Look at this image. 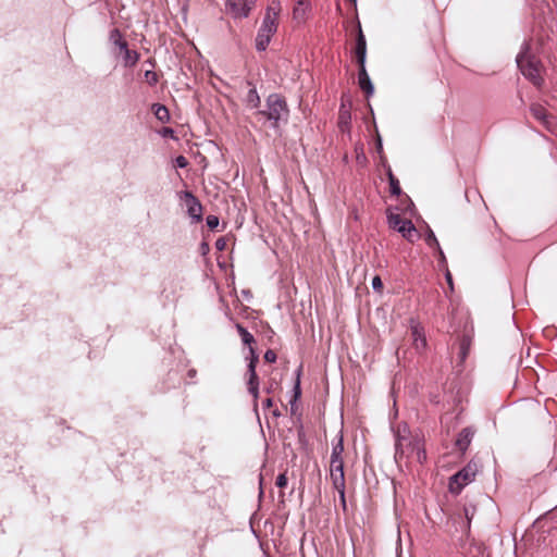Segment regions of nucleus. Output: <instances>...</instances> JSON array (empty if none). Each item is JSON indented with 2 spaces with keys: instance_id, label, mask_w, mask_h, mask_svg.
Segmentation results:
<instances>
[{
  "instance_id": "1",
  "label": "nucleus",
  "mask_w": 557,
  "mask_h": 557,
  "mask_svg": "<svg viewBox=\"0 0 557 557\" xmlns=\"http://www.w3.org/2000/svg\"><path fill=\"white\" fill-rule=\"evenodd\" d=\"M395 448L396 460L407 458L422 463L426 458L421 437L418 434L411 435L407 425L398 426Z\"/></svg>"
},
{
  "instance_id": "2",
  "label": "nucleus",
  "mask_w": 557,
  "mask_h": 557,
  "mask_svg": "<svg viewBox=\"0 0 557 557\" xmlns=\"http://www.w3.org/2000/svg\"><path fill=\"white\" fill-rule=\"evenodd\" d=\"M344 444L343 436H337V442L333 445L331 461H330V472L331 480L334 488L338 492L341 502L343 507L346 506L345 499V473H344Z\"/></svg>"
},
{
  "instance_id": "3",
  "label": "nucleus",
  "mask_w": 557,
  "mask_h": 557,
  "mask_svg": "<svg viewBox=\"0 0 557 557\" xmlns=\"http://www.w3.org/2000/svg\"><path fill=\"white\" fill-rule=\"evenodd\" d=\"M280 12L281 3L276 0H272L267 8L265 15L256 38V48L259 51L267 49L272 35L276 32Z\"/></svg>"
},
{
  "instance_id": "4",
  "label": "nucleus",
  "mask_w": 557,
  "mask_h": 557,
  "mask_svg": "<svg viewBox=\"0 0 557 557\" xmlns=\"http://www.w3.org/2000/svg\"><path fill=\"white\" fill-rule=\"evenodd\" d=\"M257 116L259 120L265 119L271 123L272 127L277 128L281 123H287L289 109L282 96L271 94L267 98V109L258 111Z\"/></svg>"
},
{
  "instance_id": "5",
  "label": "nucleus",
  "mask_w": 557,
  "mask_h": 557,
  "mask_svg": "<svg viewBox=\"0 0 557 557\" xmlns=\"http://www.w3.org/2000/svg\"><path fill=\"white\" fill-rule=\"evenodd\" d=\"M238 334L245 345L249 346L250 361L247 370V387L248 392L252 395L255 405L259 396V379L256 373V366L258 362V356L251 345L255 343L252 334H250L242 324H236Z\"/></svg>"
},
{
  "instance_id": "6",
  "label": "nucleus",
  "mask_w": 557,
  "mask_h": 557,
  "mask_svg": "<svg viewBox=\"0 0 557 557\" xmlns=\"http://www.w3.org/2000/svg\"><path fill=\"white\" fill-rule=\"evenodd\" d=\"M516 61L523 76L531 81L535 86H541L543 83L542 64L533 54L530 53L529 44L523 45Z\"/></svg>"
},
{
  "instance_id": "7",
  "label": "nucleus",
  "mask_w": 557,
  "mask_h": 557,
  "mask_svg": "<svg viewBox=\"0 0 557 557\" xmlns=\"http://www.w3.org/2000/svg\"><path fill=\"white\" fill-rule=\"evenodd\" d=\"M478 470V463L470 461L465 468L450 478L449 491L454 494H459L466 485L474 480Z\"/></svg>"
},
{
  "instance_id": "8",
  "label": "nucleus",
  "mask_w": 557,
  "mask_h": 557,
  "mask_svg": "<svg viewBox=\"0 0 557 557\" xmlns=\"http://www.w3.org/2000/svg\"><path fill=\"white\" fill-rule=\"evenodd\" d=\"M389 227L396 230L409 242H414L418 237L417 230L410 220L401 218L398 213H389L387 215Z\"/></svg>"
},
{
  "instance_id": "9",
  "label": "nucleus",
  "mask_w": 557,
  "mask_h": 557,
  "mask_svg": "<svg viewBox=\"0 0 557 557\" xmlns=\"http://www.w3.org/2000/svg\"><path fill=\"white\" fill-rule=\"evenodd\" d=\"M183 197H184V201L187 207V212H188L189 216L199 221L202 215L201 203L190 191H184Z\"/></svg>"
},
{
  "instance_id": "10",
  "label": "nucleus",
  "mask_w": 557,
  "mask_h": 557,
  "mask_svg": "<svg viewBox=\"0 0 557 557\" xmlns=\"http://www.w3.org/2000/svg\"><path fill=\"white\" fill-rule=\"evenodd\" d=\"M533 116L541 121L548 129L556 132L557 123L555 117L547 114L546 109L541 104H533L531 107Z\"/></svg>"
},
{
  "instance_id": "11",
  "label": "nucleus",
  "mask_w": 557,
  "mask_h": 557,
  "mask_svg": "<svg viewBox=\"0 0 557 557\" xmlns=\"http://www.w3.org/2000/svg\"><path fill=\"white\" fill-rule=\"evenodd\" d=\"M410 332L414 348L418 351L424 350L426 347V338L420 324L412 320L410 324Z\"/></svg>"
},
{
  "instance_id": "12",
  "label": "nucleus",
  "mask_w": 557,
  "mask_h": 557,
  "mask_svg": "<svg viewBox=\"0 0 557 557\" xmlns=\"http://www.w3.org/2000/svg\"><path fill=\"white\" fill-rule=\"evenodd\" d=\"M226 9L234 17H246L249 14L244 0H227Z\"/></svg>"
},
{
  "instance_id": "13",
  "label": "nucleus",
  "mask_w": 557,
  "mask_h": 557,
  "mask_svg": "<svg viewBox=\"0 0 557 557\" xmlns=\"http://www.w3.org/2000/svg\"><path fill=\"white\" fill-rule=\"evenodd\" d=\"M358 79H359V86L360 88L368 95V96H371L373 95L374 92V87L370 81V77L367 73V70H366V66L364 65H360V71H359V76H358Z\"/></svg>"
},
{
  "instance_id": "14",
  "label": "nucleus",
  "mask_w": 557,
  "mask_h": 557,
  "mask_svg": "<svg viewBox=\"0 0 557 557\" xmlns=\"http://www.w3.org/2000/svg\"><path fill=\"white\" fill-rule=\"evenodd\" d=\"M472 436L473 432L470 429H463L456 440V446L462 451L466 450L471 443Z\"/></svg>"
},
{
  "instance_id": "15",
  "label": "nucleus",
  "mask_w": 557,
  "mask_h": 557,
  "mask_svg": "<svg viewBox=\"0 0 557 557\" xmlns=\"http://www.w3.org/2000/svg\"><path fill=\"white\" fill-rule=\"evenodd\" d=\"M309 10V3L305 0H297L293 10V16L297 21H304Z\"/></svg>"
},
{
  "instance_id": "16",
  "label": "nucleus",
  "mask_w": 557,
  "mask_h": 557,
  "mask_svg": "<svg viewBox=\"0 0 557 557\" xmlns=\"http://www.w3.org/2000/svg\"><path fill=\"white\" fill-rule=\"evenodd\" d=\"M356 55H357V61H358L359 65H364V63H366V39L361 32H360L358 40H357Z\"/></svg>"
},
{
  "instance_id": "17",
  "label": "nucleus",
  "mask_w": 557,
  "mask_h": 557,
  "mask_svg": "<svg viewBox=\"0 0 557 557\" xmlns=\"http://www.w3.org/2000/svg\"><path fill=\"white\" fill-rule=\"evenodd\" d=\"M120 52L123 54L125 66L132 67L138 62L139 54L134 50H129L127 46L125 49H121Z\"/></svg>"
},
{
  "instance_id": "18",
  "label": "nucleus",
  "mask_w": 557,
  "mask_h": 557,
  "mask_svg": "<svg viewBox=\"0 0 557 557\" xmlns=\"http://www.w3.org/2000/svg\"><path fill=\"white\" fill-rule=\"evenodd\" d=\"M109 39L112 45L119 48V50L125 49L127 46V42L123 39L122 34L117 28H114L110 32Z\"/></svg>"
},
{
  "instance_id": "19",
  "label": "nucleus",
  "mask_w": 557,
  "mask_h": 557,
  "mask_svg": "<svg viewBox=\"0 0 557 557\" xmlns=\"http://www.w3.org/2000/svg\"><path fill=\"white\" fill-rule=\"evenodd\" d=\"M246 103L249 108H258L260 104V97L256 88H250L246 95Z\"/></svg>"
},
{
  "instance_id": "20",
  "label": "nucleus",
  "mask_w": 557,
  "mask_h": 557,
  "mask_svg": "<svg viewBox=\"0 0 557 557\" xmlns=\"http://www.w3.org/2000/svg\"><path fill=\"white\" fill-rule=\"evenodd\" d=\"M153 108H154V111H153L154 115L159 121H161V122L169 121V117H170L169 110L164 106L157 104Z\"/></svg>"
},
{
  "instance_id": "21",
  "label": "nucleus",
  "mask_w": 557,
  "mask_h": 557,
  "mask_svg": "<svg viewBox=\"0 0 557 557\" xmlns=\"http://www.w3.org/2000/svg\"><path fill=\"white\" fill-rule=\"evenodd\" d=\"M388 178H389V187L391 193L393 195H399L400 194V186L398 180L393 175L392 171H388Z\"/></svg>"
},
{
  "instance_id": "22",
  "label": "nucleus",
  "mask_w": 557,
  "mask_h": 557,
  "mask_svg": "<svg viewBox=\"0 0 557 557\" xmlns=\"http://www.w3.org/2000/svg\"><path fill=\"white\" fill-rule=\"evenodd\" d=\"M146 81L149 85H156L158 83V75L153 71H146L145 72Z\"/></svg>"
},
{
  "instance_id": "23",
  "label": "nucleus",
  "mask_w": 557,
  "mask_h": 557,
  "mask_svg": "<svg viewBox=\"0 0 557 557\" xmlns=\"http://www.w3.org/2000/svg\"><path fill=\"white\" fill-rule=\"evenodd\" d=\"M474 513H475V507L474 506H466L465 507V516H466V519L468 521V525H470L473 517H474Z\"/></svg>"
},
{
  "instance_id": "24",
  "label": "nucleus",
  "mask_w": 557,
  "mask_h": 557,
  "mask_svg": "<svg viewBox=\"0 0 557 557\" xmlns=\"http://www.w3.org/2000/svg\"><path fill=\"white\" fill-rule=\"evenodd\" d=\"M425 242L430 247H436L438 248V242L432 231H430L425 237Z\"/></svg>"
},
{
  "instance_id": "25",
  "label": "nucleus",
  "mask_w": 557,
  "mask_h": 557,
  "mask_svg": "<svg viewBox=\"0 0 557 557\" xmlns=\"http://www.w3.org/2000/svg\"><path fill=\"white\" fill-rule=\"evenodd\" d=\"M207 225L213 230L219 225V218L216 215H208L207 216Z\"/></svg>"
},
{
  "instance_id": "26",
  "label": "nucleus",
  "mask_w": 557,
  "mask_h": 557,
  "mask_svg": "<svg viewBox=\"0 0 557 557\" xmlns=\"http://www.w3.org/2000/svg\"><path fill=\"white\" fill-rule=\"evenodd\" d=\"M286 485H287V476L285 473H281L276 478V486H278L280 488H284Z\"/></svg>"
},
{
  "instance_id": "27",
  "label": "nucleus",
  "mask_w": 557,
  "mask_h": 557,
  "mask_svg": "<svg viewBox=\"0 0 557 557\" xmlns=\"http://www.w3.org/2000/svg\"><path fill=\"white\" fill-rule=\"evenodd\" d=\"M372 287H373V289H375V290H377V292H381V290H382V288H383V283H382V280H381V277H380V276H377V275H376V276H374V277L372 278Z\"/></svg>"
},
{
  "instance_id": "28",
  "label": "nucleus",
  "mask_w": 557,
  "mask_h": 557,
  "mask_svg": "<svg viewBox=\"0 0 557 557\" xmlns=\"http://www.w3.org/2000/svg\"><path fill=\"white\" fill-rule=\"evenodd\" d=\"M175 165L177 168L184 169V168H186L188 165V161H187V159L184 156H178L175 159Z\"/></svg>"
},
{
  "instance_id": "29",
  "label": "nucleus",
  "mask_w": 557,
  "mask_h": 557,
  "mask_svg": "<svg viewBox=\"0 0 557 557\" xmlns=\"http://www.w3.org/2000/svg\"><path fill=\"white\" fill-rule=\"evenodd\" d=\"M264 359L267 362H275L276 360V354L273 350H267L264 354Z\"/></svg>"
},
{
  "instance_id": "30",
  "label": "nucleus",
  "mask_w": 557,
  "mask_h": 557,
  "mask_svg": "<svg viewBox=\"0 0 557 557\" xmlns=\"http://www.w3.org/2000/svg\"><path fill=\"white\" fill-rule=\"evenodd\" d=\"M244 3L248 10V12H250V10L253 8L255 3H256V0H244Z\"/></svg>"
},
{
  "instance_id": "31",
  "label": "nucleus",
  "mask_w": 557,
  "mask_h": 557,
  "mask_svg": "<svg viewBox=\"0 0 557 557\" xmlns=\"http://www.w3.org/2000/svg\"><path fill=\"white\" fill-rule=\"evenodd\" d=\"M215 246H216V248H218L219 250L224 249V247H225V242H224V239H222V238L218 239V240H216V243H215Z\"/></svg>"
},
{
  "instance_id": "32",
  "label": "nucleus",
  "mask_w": 557,
  "mask_h": 557,
  "mask_svg": "<svg viewBox=\"0 0 557 557\" xmlns=\"http://www.w3.org/2000/svg\"><path fill=\"white\" fill-rule=\"evenodd\" d=\"M445 276H446V281H447V283H448V285H449L450 289H453V277H451L450 272H449V271H446Z\"/></svg>"
},
{
  "instance_id": "33",
  "label": "nucleus",
  "mask_w": 557,
  "mask_h": 557,
  "mask_svg": "<svg viewBox=\"0 0 557 557\" xmlns=\"http://www.w3.org/2000/svg\"><path fill=\"white\" fill-rule=\"evenodd\" d=\"M272 405H273V401H272V399H271V398H267V399L264 400V407H265V408H270V407H272Z\"/></svg>"
},
{
  "instance_id": "34",
  "label": "nucleus",
  "mask_w": 557,
  "mask_h": 557,
  "mask_svg": "<svg viewBox=\"0 0 557 557\" xmlns=\"http://www.w3.org/2000/svg\"><path fill=\"white\" fill-rule=\"evenodd\" d=\"M348 116V113L347 112H342L341 113V121L342 123L346 122V117Z\"/></svg>"
},
{
  "instance_id": "35",
  "label": "nucleus",
  "mask_w": 557,
  "mask_h": 557,
  "mask_svg": "<svg viewBox=\"0 0 557 557\" xmlns=\"http://www.w3.org/2000/svg\"><path fill=\"white\" fill-rule=\"evenodd\" d=\"M437 249H438V253H440V258H441V260H442L443 262H445V260H446V259H445V255H444L443 250H442L440 247H438Z\"/></svg>"
},
{
  "instance_id": "36",
  "label": "nucleus",
  "mask_w": 557,
  "mask_h": 557,
  "mask_svg": "<svg viewBox=\"0 0 557 557\" xmlns=\"http://www.w3.org/2000/svg\"><path fill=\"white\" fill-rule=\"evenodd\" d=\"M296 396L300 393V389H299V383L296 384Z\"/></svg>"
},
{
  "instance_id": "37",
  "label": "nucleus",
  "mask_w": 557,
  "mask_h": 557,
  "mask_svg": "<svg viewBox=\"0 0 557 557\" xmlns=\"http://www.w3.org/2000/svg\"><path fill=\"white\" fill-rule=\"evenodd\" d=\"M377 148H379V150H381V149H382V143H381V139H379Z\"/></svg>"
},
{
  "instance_id": "38",
  "label": "nucleus",
  "mask_w": 557,
  "mask_h": 557,
  "mask_svg": "<svg viewBox=\"0 0 557 557\" xmlns=\"http://www.w3.org/2000/svg\"><path fill=\"white\" fill-rule=\"evenodd\" d=\"M351 3L356 4V0H349Z\"/></svg>"
}]
</instances>
